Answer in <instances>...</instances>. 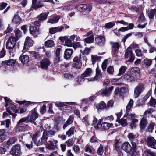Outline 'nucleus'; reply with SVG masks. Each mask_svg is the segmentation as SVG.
I'll list each match as a JSON object with an SVG mask.
<instances>
[{"label":"nucleus","mask_w":156,"mask_h":156,"mask_svg":"<svg viewBox=\"0 0 156 156\" xmlns=\"http://www.w3.org/2000/svg\"><path fill=\"white\" fill-rule=\"evenodd\" d=\"M80 57L76 56L73 59V66L77 69H80L81 67V63L80 62Z\"/></svg>","instance_id":"nucleus-10"},{"label":"nucleus","mask_w":156,"mask_h":156,"mask_svg":"<svg viewBox=\"0 0 156 156\" xmlns=\"http://www.w3.org/2000/svg\"><path fill=\"white\" fill-rule=\"evenodd\" d=\"M90 118L88 115H86L83 118L82 122L86 124H89L90 122Z\"/></svg>","instance_id":"nucleus-42"},{"label":"nucleus","mask_w":156,"mask_h":156,"mask_svg":"<svg viewBox=\"0 0 156 156\" xmlns=\"http://www.w3.org/2000/svg\"><path fill=\"white\" fill-rule=\"evenodd\" d=\"M115 25V23L113 22H111L105 24L104 26L106 28L110 29L112 28Z\"/></svg>","instance_id":"nucleus-43"},{"label":"nucleus","mask_w":156,"mask_h":156,"mask_svg":"<svg viewBox=\"0 0 156 156\" xmlns=\"http://www.w3.org/2000/svg\"><path fill=\"white\" fill-rule=\"evenodd\" d=\"M147 123V120L145 118H143L140 123V128L141 129L145 128Z\"/></svg>","instance_id":"nucleus-30"},{"label":"nucleus","mask_w":156,"mask_h":156,"mask_svg":"<svg viewBox=\"0 0 156 156\" xmlns=\"http://www.w3.org/2000/svg\"><path fill=\"white\" fill-rule=\"evenodd\" d=\"M144 86L142 83L138 84L134 89V95L135 98L138 97L144 90Z\"/></svg>","instance_id":"nucleus-6"},{"label":"nucleus","mask_w":156,"mask_h":156,"mask_svg":"<svg viewBox=\"0 0 156 156\" xmlns=\"http://www.w3.org/2000/svg\"><path fill=\"white\" fill-rule=\"evenodd\" d=\"M148 104L150 106L154 107L156 105V99L151 98Z\"/></svg>","instance_id":"nucleus-46"},{"label":"nucleus","mask_w":156,"mask_h":156,"mask_svg":"<svg viewBox=\"0 0 156 156\" xmlns=\"http://www.w3.org/2000/svg\"><path fill=\"white\" fill-rule=\"evenodd\" d=\"M124 56L126 58H129V59L127 61V62H131L134 61V55L130 47H129L127 48L125 53Z\"/></svg>","instance_id":"nucleus-2"},{"label":"nucleus","mask_w":156,"mask_h":156,"mask_svg":"<svg viewBox=\"0 0 156 156\" xmlns=\"http://www.w3.org/2000/svg\"><path fill=\"white\" fill-rule=\"evenodd\" d=\"M38 114L36 111V109L34 108L31 115L30 118L31 121L35 120L38 117Z\"/></svg>","instance_id":"nucleus-24"},{"label":"nucleus","mask_w":156,"mask_h":156,"mask_svg":"<svg viewBox=\"0 0 156 156\" xmlns=\"http://www.w3.org/2000/svg\"><path fill=\"white\" fill-rule=\"evenodd\" d=\"M4 99L6 103L5 105V107H7L9 105H10L11 101L9 98L5 97H4Z\"/></svg>","instance_id":"nucleus-59"},{"label":"nucleus","mask_w":156,"mask_h":156,"mask_svg":"<svg viewBox=\"0 0 156 156\" xmlns=\"http://www.w3.org/2000/svg\"><path fill=\"white\" fill-rule=\"evenodd\" d=\"M154 111V109L150 108L146 110L144 113V115L146 116L152 113Z\"/></svg>","instance_id":"nucleus-60"},{"label":"nucleus","mask_w":156,"mask_h":156,"mask_svg":"<svg viewBox=\"0 0 156 156\" xmlns=\"http://www.w3.org/2000/svg\"><path fill=\"white\" fill-rule=\"evenodd\" d=\"M60 18V16H57L55 17H54L52 18L49 20L48 21V22L52 24L55 23H57L58 21Z\"/></svg>","instance_id":"nucleus-27"},{"label":"nucleus","mask_w":156,"mask_h":156,"mask_svg":"<svg viewBox=\"0 0 156 156\" xmlns=\"http://www.w3.org/2000/svg\"><path fill=\"white\" fill-rule=\"evenodd\" d=\"M127 67L125 66H122L119 69V72L118 74V76L122 75L126 71Z\"/></svg>","instance_id":"nucleus-40"},{"label":"nucleus","mask_w":156,"mask_h":156,"mask_svg":"<svg viewBox=\"0 0 156 156\" xmlns=\"http://www.w3.org/2000/svg\"><path fill=\"white\" fill-rule=\"evenodd\" d=\"M96 74L95 77L98 79L99 78H101L102 77V75L100 72V71L98 67H97L96 70Z\"/></svg>","instance_id":"nucleus-52"},{"label":"nucleus","mask_w":156,"mask_h":156,"mask_svg":"<svg viewBox=\"0 0 156 156\" xmlns=\"http://www.w3.org/2000/svg\"><path fill=\"white\" fill-rule=\"evenodd\" d=\"M20 148L19 144L13 146L10 152L11 154L13 155H19L20 153Z\"/></svg>","instance_id":"nucleus-9"},{"label":"nucleus","mask_w":156,"mask_h":156,"mask_svg":"<svg viewBox=\"0 0 156 156\" xmlns=\"http://www.w3.org/2000/svg\"><path fill=\"white\" fill-rule=\"evenodd\" d=\"M93 73V72L92 69L90 68H87L84 73L82 74L81 77L79 80L80 83L84 81L85 79L84 78L88 77L91 76Z\"/></svg>","instance_id":"nucleus-4"},{"label":"nucleus","mask_w":156,"mask_h":156,"mask_svg":"<svg viewBox=\"0 0 156 156\" xmlns=\"http://www.w3.org/2000/svg\"><path fill=\"white\" fill-rule=\"evenodd\" d=\"M144 62L146 66H149L151 64L152 61L151 59L146 58L144 60Z\"/></svg>","instance_id":"nucleus-49"},{"label":"nucleus","mask_w":156,"mask_h":156,"mask_svg":"<svg viewBox=\"0 0 156 156\" xmlns=\"http://www.w3.org/2000/svg\"><path fill=\"white\" fill-rule=\"evenodd\" d=\"M46 147L48 149L54 150L55 146L53 142L51 141H48L46 145Z\"/></svg>","instance_id":"nucleus-31"},{"label":"nucleus","mask_w":156,"mask_h":156,"mask_svg":"<svg viewBox=\"0 0 156 156\" xmlns=\"http://www.w3.org/2000/svg\"><path fill=\"white\" fill-rule=\"evenodd\" d=\"M147 145L150 147L156 149V140L151 136H148L146 140Z\"/></svg>","instance_id":"nucleus-7"},{"label":"nucleus","mask_w":156,"mask_h":156,"mask_svg":"<svg viewBox=\"0 0 156 156\" xmlns=\"http://www.w3.org/2000/svg\"><path fill=\"white\" fill-rule=\"evenodd\" d=\"M66 143L68 147H70L72 146L74 144V142L73 140L71 139L66 141Z\"/></svg>","instance_id":"nucleus-63"},{"label":"nucleus","mask_w":156,"mask_h":156,"mask_svg":"<svg viewBox=\"0 0 156 156\" xmlns=\"http://www.w3.org/2000/svg\"><path fill=\"white\" fill-rule=\"evenodd\" d=\"M12 22L13 23L16 24L20 23L21 22V19L19 16L15 15L14 16L12 20Z\"/></svg>","instance_id":"nucleus-34"},{"label":"nucleus","mask_w":156,"mask_h":156,"mask_svg":"<svg viewBox=\"0 0 156 156\" xmlns=\"http://www.w3.org/2000/svg\"><path fill=\"white\" fill-rule=\"evenodd\" d=\"M94 37L93 34H91L88 37L86 38L84 40V41L87 43H91L93 42Z\"/></svg>","instance_id":"nucleus-35"},{"label":"nucleus","mask_w":156,"mask_h":156,"mask_svg":"<svg viewBox=\"0 0 156 156\" xmlns=\"http://www.w3.org/2000/svg\"><path fill=\"white\" fill-rule=\"evenodd\" d=\"M29 52L30 53V55L31 56L34 57L37 59L40 58V55L38 52L32 51H30Z\"/></svg>","instance_id":"nucleus-48"},{"label":"nucleus","mask_w":156,"mask_h":156,"mask_svg":"<svg viewBox=\"0 0 156 156\" xmlns=\"http://www.w3.org/2000/svg\"><path fill=\"white\" fill-rule=\"evenodd\" d=\"M124 79L129 82H131L134 80L135 79L134 77L131 75L126 74H125L124 76Z\"/></svg>","instance_id":"nucleus-36"},{"label":"nucleus","mask_w":156,"mask_h":156,"mask_svg":"<svg viewBox=\"0 0 156 156\" xmlns=\"http://www.w3.org/2000/svg\"><path fill=\"white\" fill-rule=\"evenodd\" d=\"M151 89L149 90L145 96L143 98V99L144 101H145L148 99L151 94Z\"/></svg>","instance_id":"nucleus-58"},{"label":"nucleus","mask_w":156,"mask_h":156,"mask_svg":"<svg viewBox=\"0 0 156 156\" xmlns=\"http://www.w3.org/2000/svg\"><path fill=\"white\" fill-rule=\"evenodd\" d=\"M28 119V117H26L21 118L18 122V123L19 125H22L24 122L27 121Z\"/></svg>","instance_id":"nucleus-62"},{"label":"nucleus","mask_w":156,"mask_h":156,"mask_svg":"<svg viewBox=\"0 0 156 156\" xmlns=\"http://www.w3.org/2000/svg\"><path fill=\"white\" fill-rule=\"evenodd\" d=\"M133 103V100L131 99L129 102H128V105H127L126 107V113H128V112H129L131 109Z\"/></svg>","instance_id":"nucleus-33"},{"label":"nucleus","mask_w":156,"mask_h":156,"mask_svg":"<svg viewBox=\"0 0 156 156\" xmlns=\"http://www.w3.org/2000/svg\"><path fill=\"white\" fill-rule=\"evenodd\" d=\"M30 32L31 34L36 36L39 34V30L36 27L31 26L30 27Z\"/></svg>","instance_id":"nucleus-15"},{"label":"nucleus","mask_w":156,"mask_h":156,"mask_svg":"<svg viewBox=\"0 0 156 156\" xmlns=\"http://www.w3.org/2000/svg\"><path fill=\"white\" fill-rule=\"evenodd\" d=\"M130 115L129 113H126L123 118L121 119L119 121V122L122 126H126L127 124V122L129 120V118L128 117L127 115Z\"/></svg>","instance_id":"nucleus-17"},{"label":"nucleus","mask_w":156,"mask_h":156,"mask_svg":"<svg viewBox=\"0 0 156 156\" xmlns=\"http://www.w3.org/2000/svg\"><path fill=\"white\" fill-rule=\"evenodd\" d=\"M114 87L112 86L108 89H106L103 90L101 94L102 95H104L105 96H109L111 93V91L113 89Z\"/></svg>","instance_id":"nucleus-23"},{"label":"nucleus","mask_w":156,"mask_h":156,"mask_svg":"<svg viewBox=\"0 0 156 156\" xmlns=\"http://www.w3.org/2000/svg\"><path fill=\"white\" fill-rule=\"evenodd\" d=\"M144 153L147 156H154L155 154L151 152L150 150H146L144 151Z\"/></svg>","instance_id":"nucleus-55"},{"label":"nucleus","mask_w":156,"mask_h":156,"mask_svg":"<svg viewBox=\"0 0 156 156\" xmlns=\"http://www.w3.org/2000/svg\"><path fill=\"white\" fill-rule=\"evenodd\" d=\"M96 107L98 109H103L107 108V105L106 103L103 101H101L99 103L95 105Z\"/></svg>","instance_id":"nucleus-25"},{"label":"nucleus","mask_w":156,"mask_h":156,"mask_svg":"<svg viewBox=\"0 0 156 156\" xmlns=\"http://www.w3.org/2000/svg\"><path fill=\"white\" fill-rule=\"evenodd\" d=\"M20 59L23 64H26L29 61V57L27 55H22L20 56Z\"/></svg>","instance_id":"nucleus-22"},{"label":"nucleus","mask_w":156,"mask_h":156,"mask_svg":"<svg viewBox=\"0 0 156 156\" xmlns=\"http://www.w3.org/2000/svg\"><path fill=\"white\" fill-rule=\"evenodd\" d=\"M91 57V61L92 62V64H94L95 63L99 60L100 59V57L97 56V55H92Z\"/></svg>","instance_id":"nucleus-45"},{"label":"nucleus","mask_w":156,"mask_h":156,"mask_svg":"<svg viewBox=\"0 0 156 156\" xmlns=\"http://www.w3.org/2000/svg\"><path fill=\"white\" fill-rule=\"evenodd\" d=\"M15 36L17 38V40H18L21 36V33L20 31L16 29L15 32Z\"/></svg>","instance_id":"nucleus-61"},{"label":"nucleus","mask_w":156,"mask_h":156,"mask_svg":"<svg viewBox=\"0 0 156 156\" xmlns=\"http://www.w3.org/2000/svg\"><path fill=\"white\" fill-rule=\"evenodd\" d=\"M129 119H132V122L130 124V126L132 129L135 128L137 126L138 123V120L134 119L136 117L135 115L133 114H130L127 115Z\"/></svg>","instance_id":"nucleus-8"},{"label":"nucleus","mask_w":156,"mask_h":156,"mask_svg":"<svg viewBox=\"0 0 156 156\" xmlns=\"http://www.w3.org/2000/svg\"><path fill=\"white\" fill-rule=\"evenodd\" d=\"M97 153L99 155H101L103 153V147L102 145L100 144V145L98 150Z\"/></svg>","instance_id":"nucleus-57"},{"label":"nucleus","mask_w":156,"mask_h":156,"mask_svg":"<svg viewBox=\"0 0 156 156\" xmlns=\"http://www.w3.org/2000/svg\"><path fill=\"white\" fill-rule=\"evenodd\" d=\"M49 12H48L46 13H44L40 14L38 16L39 20L40 21H42L45 20L47 18V17L48 15Z\"/></svg>","instance_id":"nucleus-29"},{"label":"nucleus","mask_w":156,"mask_h":156,"mask_svg":"<svg viewBox=\"0 0 156 156\" xmlns=\"http://www.w3.org/2000/svg\"><path fill=\"white\" fill-rule=\"evenodd\" d=\"M40 67L42 69L47 70L50 65L51 62L49 58H45L41 60L40 62Z\"/></svg>","instance_id":"nucleus-5"},{"label":"nucleus","mask_w":156,"mask_h":156,"mask_svg":"<svg viewBox=\"0 0 156 156\" xmlns=\"http://www.w3.org/2000/svg\"><path fill=\"white\" fill-rule=\"evenodd\" d=\"M16 40L13 37H10L6 43V48L8 49L11 50L12 49L16 44Z\"/></svg>","instance_id":"nucleus-3"},{"label":"nucleus","mask_w":156,"mask_h":156,"mask_svg":"<svg viewBox=\"0 0 156 156\" xmlns=\"http://www.w3.org/2000/svg\"><path fill=\"white\" fill-rule=\"evenodd\" d=\"M155 124L154 122H151L147 128V131L150 132L152 133L154 128Z\"/></svg>","instance_id":"nucleus-47"},{"label":"nucleus","mask_w":156,"mask_h":156,"mask_svg":"<svg viewBox=\"0 0 156 156\" xmlns=\"http://www.w3.org/2000/svg\"><path fill=\"white\" fill-rule=\"evenodd\" d=\"M46 46L48 47H51L54 45L53 41L52 40H48L45 42Z\"/></svg>","instance_id":"nucleus-44"},{"label":"nucleus","mask_w":156,"mask_h":156,"mask_svg":"<svg viewBox=\"0 0 156 156\" xmlns=\"http://www.w3.org/2000/svg\"><path fill=\"white\" fill-rule=\"evenodd\" d=\"M73 52V50L72 49H66L65 51L64 58L66 59H69Z\"/></svg>","instance_id":"nucleus-21"},{"label":"nucleus","mask_w":156,"mask_h":156,"mask_svg":"<svg viewBox=\"0 0 156 156\" xmlns=\"http://www.w3.org/2000/svg\"><path fill=\"white\" fill-rule=\"evenodd\" d=\"M155 14V17L156 19V9H152L150 12L148 14V17L150 19H153L154 16V14Z\"/></svg>","instance_id":"nucleus-39"},{"label":"nucleus","mask_w":156,"mask_h":156,"mask_svg":"<svg viewBox=\"0 0 156 156\" xmlns=\"http://www.w3.org/2000/svg\"><path fill=\"white\" fill-rule=\"evenodd\" d=\"M7 111L9 114L12 115V117L14 118L17 116V114L16 113H19V110L18 109H16L15 110H14L13 111V112H14L15 113H12L10 109L8 108H7Z\"/></svg>","instance_id":"nucleus-38"},{"label":"nucleus","mask_w":156,"mask_h":156,"mask_svg":"<svg viewBox=\"0 0 156 156\" xmlns=\"http://www.w3.org/2000/svg\"><path fill=\"white\" fill-rule=\"evenodd\" d=\"M78 9L81 11H87L90 12L92 9L91 6L89 5L81 4L78 6Z\"/></svg>","instance_id":"nucleus-13"},{"label":"nucleus","mask_w":156,"mask_h":156,"mask_svg":"<svg viewBox=\"0 0 156 156\" xmlns=\"http://www.w3.org/2000/svg\"><path fill=\"white\" fill-rule=\"evenodd\" d=\"M111 83L112 84L117 86L121 85L123 84L121 82L120 79H113L111 81Z\"/></svg>","instance_id":"nucleus-32"},{"label":"nucleus","mask_w":156,"mask_h":156,"mask_svg":"<svg viewBox=\"0 0 156 156\" xmlns=\"http://www.w3.org/2000/svg\"><path fill=\"white\" fill-rule=\"evenodd\" d=\"M128 137L129 140L132 142H134V141L135 140V136L132 133H130L128 135Z\"/></svg>","instance_id":"nucleus-56"},{"label":"nucleus","mask_w":156,"mask_h":156,"mask_svg":"<svg viewBox=\"0 0 156 156\" xmlns=\"http://www.w3.org/2000/svg\"><path fill=\"white\" fill-rule=\"evenodd\" d=\"M113 125L112 123H110L107 122H104L102 123L101 127L105 130H108Z\"/></svg>","instance_id":"nucleus-28"},{"label":"nucleus","mask_w":156,"mask_h":156,"mask_svg":"<svg viewBox=\"0 0 156 156\" xmlns=\"http://www.w3.org/2000/svg\"><path fill=\"white\" fill-rule=\"evenodd\" d=\"M75 37V35H74L71 36L69 38L67 37V39L65 41V45L68 47L72 46Z\"/></svg>","instance_id":"nucleus-11"},{"label":"nucleus","mask_w":156,"mask_h":156,"mask_svg":"<svg viewBox=\"0 0 156 156\" xmlns=\"http://www.w3.org/2000/svg\"><path fill=\"white\" fill-rule=\"evenodd\" d=\"M33 45V41L29 37H26L24 43V49L27 48V47H30Z\"/></svg>","instance_id":"nucleus-20"},{"label":"nucleus","mask_w":156,"mask_h":156,"mask_svg":"<svg viewBox=\"0 0 156 156\" xmlns=\"http://www.w3.org/2000/svg\"><path fill=\"white\" fill-rule=\"evenodd\" d=\"M73 120L74 116L72 115H70L63 126V129H65L68 125L71 124L73 122Z\"/></svg>","instance_id":"nucleus-26"},{"label":"nucleus","mask_w":156,"mask_h":156,"mask_svg":"<svg viewBox=\"0 0 156 156\" xmlns=\"http://www.w3.org/2000/svg\"><path fill=\"white\" fill-rule=\"evenodd\" d=\"M132 147L128 142L123 143L121 146V148L125 152L129 153L128 156H136L137 153L136 152V142L132 143Z\"/></svg>","instance_id":"nucleus-1"},{"label":"nucleus","mask_w":156,"mask_h":156,"mask_svg":"<svg viewBox=\"0 0 156 156\" xmlns=\"http://www.w3.org/2000/svg\"><path fill=\"white\" fill-rule=\"evenodd\" d=\"M130 73L136 77H138L140 75V69L136 67H132L131 69Z\"/></svg>","instance_id":"nucleus-19"},{"label":"nucleus","mask_w":156,"mask_h":156,"mask_svg":"<svg viewBox=\"0 0 156 156\" xmlns=\"http://www.w3.org/2000/svg\"><path fill=\"white\" fill-rule=\"evenodd\" d=\"M55 105L58 107L60 108V109L63 110H71V107L69 106L66 105L65 103L61 102H56L55 104Z\"/></svg>","instance_id":"nucleus-12"},{"label":"nucleus","mask_w":156,"mask_h":156,"mask_svg":"<svg viewBox=\"0 0 156 156\" xmlns=\"http://www.w3.org/2000/svg\"><path fill=\"white\" fill-rule=\"evenodd\" d=\"M48 138V133L45 132H44L43 133V136L42 137L41 140L42 141L45 143L47 141Z\"/></svg>","instance_id":"nucleus-50"},{"label":"nucleus","mask_w":156,"mask_h":156,"mask_svg":"<svg viewBox=\"0 0 156 156\" xmlns=\"http://www.w3.org/2000/svg\"><path fill=\"white\" fill-rule=\"evenodd\" d=\"M43 1H32V7L35 9L41 7L43 5Z\"/></svg>","instance_id":"nucleus-18"},{"label":"nucleus","mask_w":156,"mask_h":156,"mask_svg":"<svg viewBox=\"0 0 156 156\" xmlns=\"http://www.w3.org/2000/svg\"><path fill=\"white\" fill-rule=\"evenodd\" d=\"M120 143L119 142H116L115 144V148L119 154L121 153V151L120 148Z\"/></svg>","instance_id":"nucleus-53"},{"label":"nucleus","mask_w":156,"mask_h":156,"mask_svg":"<svg viewBox=\"0 0 156 156\" xmlns=\"http://www.w3.org/2000/svg\"><path fill=\"white\" fill-rule=\"evenodd\" d=\"M39 132H37L35 134H33L32 139L34 143H36L37 139L39 136Z\"/></svg>","instance_id":"nucleus-54"},{"label":"nucleus","mask_w":156,"mask_h":156,"mask_svg":"<svg viewBox=\"0 0 156 156\" xmlns=\"http://www.w3.org/2000/svg\"><path fill=\"white\" fill-rule=\"evenodd\" d=\"M74 133V128L73 127H71L70 129L67 131L66 135L69 136Z\"/></svg>","instance_id":"nucleus-51"},{"label":"nucleus","mask_w":156,"mask_h":156,"mask_svg":"<svg viewBox=\"0 0 156 156\" xmlns=\"http://www.w3.org/2000/svg\"><path fill=\"white\" fill-rule=\"evenodd\" d=\"M16 140V139L15 137H11L7 141V144L9 145H12L15 142Z\"/></svg>","instance_id":"nucleus-41"},{"label":"nucleus","mask_w":156,"mask_h":156,"mask_svg":"<svg viewBox=\"0 0 156 156\" xmlns=\"http://www.w3.org/2000/svg\"><path fill=\"white\" fill-rule=\"evenodd\" d=\"M95 41L98 44L99 46H102L105 44V39L103 36H98L95 38Z\"/></svg>","instance_id":"nucleus-16"},{"label":"nucleus","mask_w":156,"mask_h":156,"mask_svg":"<svg viewBox=\"0 0 156 156\" xmlns=\"http://www.w3.org/2000/svg\"><path fill=\"white\" fill-rule=\"evenodd\" d=\"M61 51V49L60 48H57L56 49L55 52L56 57L55 59L56 60H57V62L59 61L60 60V54Z\"/></svg>","instance_id":"nucleus-37"},{"label":"nucleus","mask_w":156,"mask_h":156,"mask_svg":"<svg viewBox=\"0 0 156 156\" xmlns=\"http://www.w3.org/2000/svg\"><path fill=\"white\" fill-rule=\"evenodd\" d=\"M16 63V61L15 59H10L8 60L3 61L2 63V66H5L6 65L9 66H12Z\"/></svg>","instance_id":"nucleus-14"},{"label":"nucleus","mask_w":156,"mask_h":156,"mask_svg":"<svg viewBox=\"0 0 156 156\" xmlns=\"http://www.w3.org/2000/svg\"><path fill=\"white\" fill-rule=\"evenodd\" d=\"M108 61V60L106 59L104 60L103 62L101 65V68L103 70H104L106 69L107 66Z\"/></svg>","instance_id":"nucleus-64"}]
</instances>
